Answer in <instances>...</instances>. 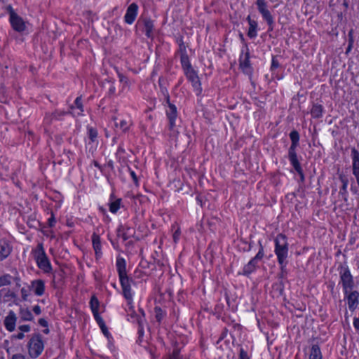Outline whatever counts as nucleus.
Masks as SVG:
<instances>
[{
	"label": "nucleus",
	"mask_w": 359,
	"mask_h": 359,
	"mask_svg": "<svg viewBox=\"0 0 359 359\" xmlns=\"http://www.w3.org/2000/svg\"><path fill=\"white\" fill-rule=\"evenodd\" d=\"M168 359H182L180 354V350L177 348L174 349L172 353L168 356Z\"/></svg>",
	"instance_id": "72a5a7b5"
},
{
	"label": "nucleus",
	"mask_w": 359,
	"mask_h": 359,
	"mask_svg": "<svg viewBox=\"0 0 359 359\" xmlns=\"http://www.w3.org/2000/svg\"><path fill=\"white\" fill-rule=\"evenodd\" d=\"M180 59H181V63H182V67L184 69V71H186V69H188V68H191L190 62H189V57L186 53H182V55L180 56Z\"/></svg>",
	"instance_id": "393cba45"
},
{
	"label": "nucleus",
	"mask_w": 359,
	"mask_h": 359,
	"mask_svg": "<svg viewBox=\"0 0 359 359\" xmlns=\"http://www.w3.org/2000/svg\"><path fill=\"white\" fill-rule=\"evenodd\" d=\"M100 328L103 332V334L106 336V337H108V334H109V332L107 331V328L106 327V325L104 324L103 325H101L100 326Z\"/></svg>",
	"instance_id": "49530a36"
},
{
	"label": "nucleus",
	"mask_w": 359,
	"mask_h": 359,
	"mask_svg": "<svg viewBox=\"0 0 359 359\" xmlns=\"http://www.w3.org/2000/svg\"><path fill=\"white\" fill-rule=\"evenodd\" d=\"M340 279L343 285L345 294L351 292L353 287V277L348 268H341L340 271Z\"/></svg>",
	"instance_id": "423d86ee"
},
{
	"label": "nucleus",
	"mask_w": 359,
	"mask_h": 359,
	"mask_svg": "<svg viewBox=\"0 0 359 359\" xmlns=\"http://www.w3.org/2000/svg\"><path fill=\"white\" fill-rule=\"evenodd\" d=\"M46 334H48L49 332V330L48 328H46L44 331H43Z\"/></svg>",
	"instance_id": "bf43d9fd"
},
{
	"label": "nucleus",
	"mask_w": 359,
	"mask_h": 359,
	"mask_svg": "<svg viewBox=\"0 0 359 359\" xmlns=\"http://www.w3.org/2000/svg\"><path fill=\"white\" fill-rule=\"evenodd\" d=\"M12 252V246L4 239L0 240V262L7 258Z\"/></svg>",
	"instance_id": "9d476101"
},
{
	"label": "nucleus",
	"mask_w": 359,
	"mask_h": 359,
	"mask_svg": "<svg viewBox=\"0 0 359 359\" xmlns=\"http://www.w3.org/2000/svg\"><path fill=\"white\" fill-rule=\"evenodd\" d=\"M275 253L278 257V263L282 266L286 264V258L288 253L287 242L285 236L279 234L275 239Z\"/></svg>",
	"instance_id": "f257e3e1"
},
{
	"label": "nucleus",
	"mask_w": 359,
	"mask_h": 359,
	"mask_svg": "<svg viewBox=\"0 0 359 359\" xmlns=\"http://www.w3.org/2000/svg\"><path fill=\"white\" fill-rule=\"evenodd\" d=\"M34 253L38 267L45 273L49 272L51 270V265L41 243L38 244Z\"/></svg>",
	"instance_id": "f03ea898"
},
{
	"label": "nucleus",
	"mask_w": 359,
	"mask_h": 359,
	"mask_svg": "<svg viewBox=\"0 0 359 359\" xmlns=\"http://www.w3.org/2000/svg\"><path fill=\"white\" fill-rule=\"evenodd\" d=\"M256 5L263 19L266 21L269 25V30L273 29V18L268 9L267 2L265 0H257Z\"/></svg>",
	"instance_id": "39448f33"
},
{
	"label": "nucleus",
	"mask_w": 359,
	"mask_h": 359,
	"mask_svg": "<svg viewBox=\"0 0 359 359\" xmlns=\"http://www.w3.org/2000/svg\"><path fill=\"white\" fill-rule=\"evenodd\" d=\"M32 290L35 294L41 296L45 290V283L42 280H36L32 282Z\"/></svg>",
	"instance_id": "4468645a"
},
{
	"label": "nucleus",
	"mask_w": 359,
	"mask_h": 359,
	"mask_svg": "<svg viewBox=\"0 0 359 359\" xmlns=\"http://www.w3.org/2000/svg\"><path fill=\"white\" fill-rule=\"evenodd\" d=\"M10 21L13 28L17 32H22L25 29V24L22 18L16 13L11 12L10 15Z\"/></svg>",
	"instance_id": "6e6552de"
},
{
	"label": "nucleus",
	"mask_w": 359,
	"mask_h": 359,
	"mask_svg": "<svg viewBox=\"0 0 359 359\" xmlns=\"http://www.w3.org/2000/svg\"><path fill=\"white\" fill-rule=\"evenodd\" d=\"M118 76H119L120 82L124 83V84L128 85L127 78L125 77L124 76H123L122 74H119Z\"/></svg>",
	"instance_id": "a18cd8bd"
},
{
	"label": "nucleus",
	"mask_w": 359,
	"mask_h": 359,
	"mask_svg": "<svg viewBox=\"0 0 359 359\" xmlns=\"http://www.w3.org/2000/svg\"><path fill=\"white\" fill-rule=\"evenodd\" d=\"M180 236V229H177L173 233V241L175 243H177L178 239H179V237Z\"/></svg>",
	"instance_id": "79ce46f5"
},
{
	"label": "nucleus",
	"mask_w": 359,
	"mask_h": 359,
	"mask_svg": "<svg viewBox=\"0 0 359 359\" xmlns=\"http://www.w3.org/2000/svg\"><path fill=\"white\" fill-rule=\"evenodd\" d=\"M166 101L168 104V108L166 110V114L169 120V129L172 132V135L175 136L179 132L177 128L175 120L177 116V111L176 107L170 102V97H166Z\"/></svg>",
	"instance_id": "7ed1b4c3"
},
{
	"label": "nucleus",
	"mask_w": 359,
	"mask_h": 359,
	"mask_svg": "<svg viewBox=\"0 0 359 359\" xmlns=\"http://www.w3.org/2000/svg\"><path fill=\"white\" fill-rule=\"evenodd\" d=\"M257 262L255 260L251 259L247 265L245 266L243 269V273L245 274H249L250 273L256 266Z\"/></svg>",
	"instance_id": "a878e982"
},
{
	"label": "nucleus",
	"mask_w": 359,
	"mask_h": 359,
	"mask_svg": "<svg viewBox=\"0 0 359 359\" xmlns=\"http://www.w3.org/2000/svg\"><path fill=\"white\" fill-rule=\"evenodd\" d=\"M131 126V123L126 121L121 120L119 123L115 122V127L119 128L123 133H126Z\"/></svg>",
	"instance_id": "5701e85b"
},
{
	"label": "nucleus",
	"mask_w": 359,
	"mask_h": 359,
	"mask_svg": "<svg viewBox=\"0 0 359 359\" xmlns=\"http://www.w3.org/2000/svg\"><path fill=\"white\" fill-rule=\"evenodd\" d=\"M116 92L115 87L111 86L109 89V93L110 95H114Z\"/></svg>",
	"instance_id": "6e6d98bb"
},
{
	"label": "nucleus",
	"mask_w": 359,
	"mask_h": 359,
	"mask_svg": "<svg viewBox=\"0 0 359 359\" xmlns=\"http://www.w3.org/2000/svg\"><path fill=\"white\" fill-rule=\"evenodd\" d=\"M184 72L188 79L192 83L193 86L195 88L199 87L201 85L200 81L195 71L191 68H188Z\"/></svg>",
	"instance_id": "2eb2a0df"
},
{
	"label": "nucleus",
	"mask_w": 359,
	"mask_h": 359,
	"mask_svg": "<svg viewBox=\"0 0 359 359\" xmlns=\"http://www.w3.org/2000/svg\"><path fill=\"white\" fill-rule=\"evenodd\" d=\"M155 312H156V318L157 321L160 322L163 318L162 310L160 308L156 307Z\"/></svg>",
	"instance_id": "e433bc0d"
},
{
	"label": "nucleus",
	"mask_w": 359,
	"mask_h": 359,
	"mask_svg": "<svg viewBox=\"0 0 359 359\" xmlns=\"http://www.w3.org/2000/svg\"><path fill=\"white\" fill-rule=\"evenodd\" d=\"M120 207V200H116V201L110 203L109 210L111 212L115 213L119 209Z\"/></svg>",
	"instance_id": "473e14b6"
},
{
	"label": "nucleus",
	"mask_w": 359,
	"mask_h": 359,
	"mask_svg": "<svg viewBox=\"0 0 359 359\" xmlns=\"http://www.w3.org/2000/svg\"><path fill=\"white\" fill-rule=\"evenodd\" d=\"M112 119L116 121V117H113Z\"/></svg>",
	"instance_id": "680f3d73"
},
{
	"label": "nucleus",
	"mask_w": 359,
	"mask_h": 359,
	"mask_svg": "<svg viewBox=\"0 0 359 359\" xmlns=\"http://www.w3.org/2000/svg\"><path fill=\"white\" fill-rule=\"evenodd\" d=\"M116 267L119 279L128 278L126 273V262L123 258H119L117 259Z\"/></svg>",
	"instance_id": "f3484780"
},
{
	"label": "nucleus",
	"mask_w": 359,
	"mask_h": 359,
	"mask_svg": "<svg viewBox=\"0 0 359 359\" xmlns=\"http://www.w3.org/2000/svg\"><path fill=\"white\" fill-rule=\"evenodd\" d=\"M339 180H340V181L342 183V187L341 189L340 192L342 193V194H344V193L346 192V189H347L348 182V179L344 175H339Z\"/></svg>",
	"instance_id": "7c9ffc66"
},
{
	"label": "nucleus",
	"mask_w": 359,
	"mask_h": 359,
	"mask_svg": "<svg viewBox=\"0 0 359 359\" xmlns=\"http://www.w3.org/2000/svg\"><path fill=\"white\" fill-rule=\"evenodd\" d=\"M351 157L353 160V166L359 165V152L355 149H351Z\"/></svg>",
	"instance_id": "c85d7f7f"
},
{
	"label": "nucleus",
	"mask_w": 359,
	"mask_h": 359,
	"mask_svg": "<svg viewBox=\"0 0 359 359\" xmlns=\"http://www.w3.org/2000/svg\"><path fill=\"white\" fill-rule=\"evenodd\" d=\"M347 299L349 309L353 311L358 304L359 293L357 291L349 292Z\"/></svg>",
	"instance_id": "ddd939ff"
},
{
	"label": "nucleus",
	"mask_w": 359,
	"mask_h": 359,
	"mask_svg": "<svg viewBox=\"0 0 359 359\" xmlns=\"http://www.w3.org/2000/svg\"><path fill=\"white\" fill-rule=\"evenodd\" d=\"M90 307L93 313H95L98 311L99 302L97 298L93 297L90 300Z\"/></svg>",
	"instance_id": "2f4dec72"
},
{
	"label": "nucleus",
	"mask_w": 359,
	"mask_h": 359,
	"mask_svg": "<svg viewBox=\"0 0 359 359\" xmlns=\"http://www.w3.org/2000/svg\"><path fill=\"white\" fill-rule=\"evenodd\" d=\"M240 359H250L247 352H245L243 348L240 351Z\"/></svg>",
	"instance_id": "c03bdc74"
},
{
	"label": "nucleus",
	"mask_w": 359,
	"mask_h": 359,
	"mask_svg": "<svg viewBox=\"0 0 359 359\" xmlns=\"http://www.w3.org/2000/svg\"><path fill=\"white\" fill-rule=\"evenodd\" d=\"M290 137L292 141L291 146H297L299 140V135L297 131L293 130L290 133Z\"/></svg>",
	"instance_id": "c756f323"
},
{
	"label": "nucleus",
	"mask_w": 359,
	"mask_h": 359,
	"mask_svg": "<svg viewBox=\"0 0 359 359\" xmlns=\"http://www.w3.org/2000/svg\"><path fill=\"white\" fill-rule=\"evenodd\" d=\"M11 284V276L9 274H4L0 276V287L7 286Z\"/></svg>",
	"instance_id": "bb28decb"
},
{
	"label": "nucleus",
	"mask_w": 359,
	"mask_h": 359,
	"mask_svg": "<svg viewBox=\"0 0 359 359\" xmlns=\"http://www.w3.org/2000/svg\"><path fill=\"white\" fill-rule=\"evenodd\" d=\"M309 359H322L320 350L317 345L312 346Z\"/></svg>",
	"instance_id": "4be33fe9"
},
{
	"label": "nucleus",
	"mask_w": 359,
	"mask_h": 359,
	"mask_svg": "<svg viewBox=\"0 0 359 359\" xmlns=\"http://www.w3.org/2000/svg\"><path fill=\"white\" fill-rule=\"evenodd\" d=\"M247 20L249 24L248 36L251 39L255 38L257 35V22L255 20L251 19L250 15L248 16Z\"/></svg>",
	"instance_id": "dca6fc26"
},
{
	"label": "nucleus",
	"mask_w": 359,
	"mask_h": 359,
	"mask_svg": "<svg viewBox=\"0 0 359 359\" xmlns=\"http://www.w3.org/2000/svg\"><path fill=\"white\" fill-rule=\"evenodd\" d=\"M20 331L24 332H28L30 330V327L28 325H24L19 327Z\"/></svg>",
	"instance_id": "37998d69"
},
{
	"label": "nucleus",
	"mask_w": 359,
	"mask_h": 359,
	"mask_svg": "<svg viewBox=\"0 0 359 359\" xmlns=\"http://www.w3.org/2000/svg\"><path fill=\"white\" fill-rule=\"evenodd\" d=\"M296 147L297 146H290L289 149L288 156L292 165H293L295 170L299 174V175L301 176V179L303 180L304 175L302 172L301 165L298 161L297 154L295 152Z\"/></svg>",
	"instance_id": "0eeeda50"
},
{
	"label": "nucleus",
	"mask_w": 359,
	"mask_h": 359,
	"mask_svg": "<svg viewBox=\"0 0 359 359\" xmlns=\"http://www.w3.org/2000/svg\"><path fill=\"white\" fill-rule=\"evenodd\" d=\"M92 241L95 254L98 255L101 253V242L100 236L94 233L92 236Z\"/></svg>",
	"instance_id": "6ab92c4d"
},
{
	"label": "nucleus",
	"mask_w": 359,
	"mask_h": 359,
	"mask_svg": "<svg viewBox=\"0 0 359 359\" xmlns=\"http://www.w3.org/2000/svg\"><path fill=\"white\" fill-rule=\"evenodd\" d=\"M29 354L32 358H37L43 350V344L39 334L34 335L29 342Z\"/></svg>",
	"instance_id": "20e7f679"
},
{
	"label": "nucleus",
	"mask_w": 359,
	"mask_h": 359,
	"mask_svg": "<svg viewBox=\"0 0 359 359\" xmlns=\"http://www.w3.org/2000/svg\"><path fill=\"white\" fill-rule=\"evenodd\" d=\"M130 281L131 280L129 278L120 279L123 290V294L128 301H130L132 299Z\"/></svg>",
	"instance_id": "f8f14e48"
},
{
	"label": "nucleus",
	"mask_w": 359,
	"mask_h": 359,
	"mask_svg": "<svg viewBox=\"0 0 359 359\" xmlns=\"http://www.w3.org/2000/svg\"><path fill=\"white\" fill-rule=\"evenodd\" d=\"M49 224L50 226H53V224L55 222V219L53 217H51L48 219Z\"/></svg>",
	"instance_id": "4d7b16f0"
},
{
	"label": "nucleus",
	"mask_w": 359,
	"mask_h": 359,
	"mask_svg": "<svg viewBox=\"0 0 359 359\" xmlns=\"http://www.w3.org/2000/svg\"><path fill=\"white\" fill-rule=\"evenodd\" d=\"M278 67H279L278 61L277 60L276 57H273L271 69L274 70V69H277Z\"/></svg>",
	"instance_id": "ea45409f"
},
{
	"label": "nucleus",
	"mask_w": 359,
	"mask_h": 359,
	"mask_svg": "<svg viewBox=\"0 0 359 359\" xmlns=\"http://www.w3.org/2000/svg\"><path fill=\"white\" fill-rule=\"evenodd\" d=\"M130 175L134 181V182L135 184H137V182H138V180H137V177L136 176L135 173L134 171L131 170L130 171Z\"/></svg>",
	"instance_id": "09e8293b"
},
{
	"label": "nucleus",
	"mask_w": 359,
	"mask_h": 359,
	"mask_svg": "<svg viewBox=\"0 0 359 359\" xmlns=\"http://www.w3.org/2000/svg\"><path fill=\"white\" fill-rule=\"evenodd\" d=\"M75 106L80 110L81 112H79L78 114H81V113L83 111V104L81 102V98L80 97H78L75 102H74Z\"/></svg>",
	"instance_id": "f704fd0d"
},
{
	"label": "nucleus",
	"mask_w": 359,
	"mask_h": 359,
	"mask_svg": "<svg viewBox=\"0 0 359 359\" xmlns=\"http://www.w3.org/2000/svg\"><path fill=\"white\" fill-rule=\"evenodd\" d=\"M353 325L355 329L359 330V319L354 318Z\"/></svg>",
	"instance_id": "5fc2aeb1"
},
{
	"label": "nucleus",
	"mask_w": 359,
	"mask_h": 359,
	"mask_svg": "<svg viewBox=\"0 0 359 359\" xmlns=\"http://www.w3.org/2000/svg\"><path fill=\"white\" fill-rule=\"evenodd\" d=\"M264 256V252L263 248H261L257 254V255L252 259L253 260H255V262L257 263V261L261 259Z\"/></svg>",
	"instance_id": "a19ab883"
},
{
	"label": "nucleus",
	"mask_w": 359,
	"mask_h": 359,
	"mask_svg": "<svg viewBox=\"0 0 359 359\" xmlns=\"http://www.w3.org/2000/svg\"><path fill=\"white\" fill-rule=\"evenodd\" d=\"M16 321L17 317L15 313L13 311H11L6 316L4 324L7 330L13 332L15 330Z\"/></svg>",
	"instance_id": "9b49d317"
},
{
	"label": "nucleus",
	"mask_w": 359,
	"mask_h": 359,
	"mask_svg": "<svg viewBox=\"0 0 359 359\" xmlns=\"http://www.w3.org/2000/svg\"><path fill=\"white\" fill-rule=\"evenodd\" d=\"M311 113L314 118L320 117L323 113V107L320 104H314L311 109Z\"/></svg>",
	"instance_id": "b1692460"
},
{
	"label": "nucleus",
	"mask_w": 359,
	"mask_h": 359,
	"mask_svg": "<svg viewBox=\"0 0 359 359\" xmlns=\"http://www.w3.org/2000/svg\"><path fill=\"white\" fill-rule=\"evenodd\" d=\"M11 359H26L24 355L22 354H15L12 356Z\"/></svg>",
	"instance_id": "603ef678"
},
{
	"label": "nucleus",
	"mask_w": 359,
	"mask_h": 359,
	"mask_svg": "<svg viewBox=\"0 0 359 359\" xmlns=\"http://www.w3.org/2000/svg\"><path fill=\"white\" fill-rule=\"evenodd\" d=\"M97 136V133L95 130L93 128L89 129V137L91 140V141L94 142Z\"/></svg>",
	"instance_id": "4c0bfd02"
},
{
	"label": "nucleus",
	"mask_w": 359,
	"mask_h": 359,
	"mask_svg": "<svg viewBox=\"0 0 359 359\" xmlns=\"http://www.w3.org/2000/svg\"><path fill=\"white\" fill-rule=\"evenodd\" d=\"M33 311L36 314V315H39L41 313V308L39 306L36 305V306H34V308H33Z\"/></svg>",
	"instance_id": "de8ad7c7"
},
{
	"label": "nucleus",
	"mask_w": 359,
	"mask_h": 359,
	"mask_svg": "<svg viewBox=\"0 0 359 359\" xmlns=\"http://www.w3.org/2000/svg\"><path fill=\"white\" fill-rule=\"evenodd\" d=\"M109 165L112 166V163L111 161L109 162Z\"/></svg>",
	"instance_id": "052dcab7"
},
{
	"label": "nucleus",
	"mask_w": 359,
	"mask_h": 359,
	"mask_svg": "<svg viewBox=\"0 0 359 359\" xmlns=\"http://www.w3.org/2000/svg\"><path fill=\"white\" fill-rule=\"evenodd\" d=\"M13 337L18 339H22L25 337V334L22 332H20L16 335H14Z\"/></svg>",
	"instance_id": "8fccbe9b"
},
{
	"label": "nucleus",
	"mask_w": 359,
	"mask_h": 359,
	"mask_svg": "<svg viewBox=\"0 0 359 359\" xmlns=\"http://www.w3.org/2000/svg\"><path fill=\"white\" fill-rule=\"evenodd\" d=\"M144 24L145 34L147 37L151 38L153 36V22L149 18H144L142 20Z\"/></svg>",
	"instance_id": "a211bd4d"
},
{
	"label": "nucleus",
	"mask_w": 359,
	"mask_h": 359,
	"mask_svg": "<svg viewBox=\"0 0 359 359\" xmlns=\"http://www.w3.org/2000/svg\"><path fill=\"white\" fill-rule=\"evenodd\" d=\"M239 36H240V38L241 39V40H244L243 34L242 33H240Z\"/></svg>",
	"instance_id": "13d9d810"
},
{
	"label": "nucleus",
	"mask_w": 359,
	"mask_h": 359,
	"mask_svg": "<svg viewBox=\"0 0 359 359\" xmlns=\"http://www.w3.org/2000/svg\"><path fill=\"white\" fill-rule=\"evenodd\" d=\"M20 317L23 320H32L33 318L32 313L27 309H20Z\"/></svg>",
	"instance_id": "cd10ccee"
},
{
	"label": "nucleus",
	"mask_w": 359,
	"mask_h": 359,
	"mask_svg": "<svg viewBox=\"0 0 359 359\" xmlns=\"http://www.w3.org/2000/svg\"><path fill=\"white\" fill-rule=\"evenodd\" d=\"M94 315V317L96 320V321L97 322V323L99 324L100 327L101 325H103L104 324L103 320L102 319V318L100 316L99 313H98V311L97 312H95L93 313Z\"/></svg>",
	"instance_id": "58836bf2"
},
{
	"label": "nucleus",
	"mask_w": 359,
	"mask_h": 359,
	"mask_svg": "<svg viewBox=\"0 0 359 359\" xmlns=\"http://www.w3.org/2000/svg\"><path fill=\"white\" fill-rule=\"evenodd\" d=\"M138 6L135 3L131 4L127 8L126 13L124 16L125 22L131 25L135 21L137 15Z\"/></svg>",
	"instance_id": "1a4fd4ad"
},
{
	"label": "nucleus",
	"mask_w": 359,
	"mask_h": 359,
	"mask_svg": "<svg viewBox=\"0 0 359 359\" xmlns=\"http://www.w3.org/2000/svg\"><path fill=\"white\" fill-rule=\"evenodd\" d=\"M180 52L181 55L182 53H186V48L183 43L180 44Z\"/></svg>",
	"instance_id": "864d4df0"
},
{
	"label": "nucleus",
	"mask_w": 359,
	"mask_h": 359,
	"mask_svg": "<svg viewBox=\"0 0 359 359\" xmlns=\"http://www.w3.org/2000/svg\"><path fill=\"white\" fill-rule=\"evenodd\" d=\"M39 323L41 326H43V327H47V326H48V323H47V321H46L45 319H43V318H41V319H39Z\"/></svg>",
	"instance_id": "3c124183"
},
{
	"label": "nucleus",
	"mask_w": 359,
	"mask_h": 359,
	"mask_svg": "<svg viewBox=\"0 0 359 359\" xmlns=\"http://www.w3.org/2000/svg\"><path fill=\"white\" fill-rule=\"evenodd\" d=\"M249 53L247 51L244 56L241 55L240 58V66L243 69L245 70L250 67V60H249Z\"/></svg>",
	"instance_id": "412c9836"
},
{
	"label": "nucleus",
	"mask_w": 359,
	"mask_h": 359,
	"mask_svg": "<svg viewBox=\"0 0 359 359\" xmlns=\"http://www.w3.org/2000/svg\"><path fill=\"white\" fill-rule=\"evenodd\" d=\"M140 311L141 312L142 316H137L136 320L139 325L138 333H139V335L140 337L143 335V332H144L143 325H144V323L145 322V319H144V313L142 309H140Z\"/></svg>",
	"instance_id": "aec40b11"
},
{
	"label": "nucleus",
	"mask_w": 359,
	"mask_h": 359,
	"mask_svg": "<svg viewBox=\"0 0 359 359\" xmlns=\"http://www.w3.org/2000/svg\"><path fill=\"white\" fill-rule=\"evenodd\" d=\"M353 174L356 179L358 185L359 186V165L353 166Z\"/></svg>",
	"instance_id": "c9c22d12"
}]
</instances>
